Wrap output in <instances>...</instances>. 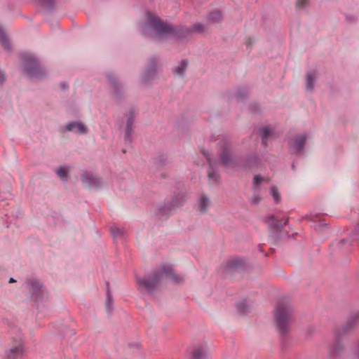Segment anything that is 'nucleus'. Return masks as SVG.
Wrapping results in <instances>:
<instances>
[{
	"mask_svg": "<svg viewBox=\"0 0 359 359\" xmlns=\"http://www.w3.org/2000/svg\"><path fill=\"white\" fill-rule=\"evenodd\" d=\"M164 281L174 283L180 281L172 268L169 266H163L156 270L151 276L146 278H137V285L138 290L142 293L149 294L156 287L159 283Z\"/></svg>",
	"mask_w": 359,
	"mask_h": 359,
	"instance_id": "nucleus-1",
	"label": "nucleus"
},
{
	"mask_svg": "<svg viewBox=\"0 0 359 359\" xmlns=\"http://www.w3.org/2000/svg\"><path fill=\"white\" fill-rule=\"evenodd\" d=\"M145 34L156 38H161L171 34L173 28L167 23H164L153 13L147 12L145 20L142 25Z\"/></svg>",
	"mask_w": 359,
	"mask_h": 359,
	"instance_id": "nucleus-2",
	"label": "nucleus"
},
{
	"mask_svg": "<svg viewBox=\"0 0 359 359\" xmlns=\"http://www.w3.org/2000/svg\"><path fill=\"white\" fill-rule=\"evenodd\" d=\"M276 320L277 325L281 332L287 330L289 324L293 320L292 309L285 306H280L276 312Z\"/></svg>",
	"mask_w": 359,
	"mask_h": 359,
	"instance_id": "nucleus-3",
	"label": "nucleus"
},
{
	"mask_svg": "<svg viewBox=\"0 0 359 359\" xmlns=\"http://www.w3.org/2000/svg\"><path fill=\"white\" fill-rule=\"evenodd\" d=\"M25 286L34 301L38 302L48 297V292L39 280H29L26 283Z\"/></svg>",
	"mask_w": 359,
	"mask_h": 359,
	"instance_id": "nucleus-4",
	"label": "nucleus"
},
{
	"mask_svg": "<svg viewBox=\"0 0 359 359\" xmlns=\"http://www.w3.org/2000/svg\"><path fill=\"white\" fill-rule=\"evenodd\" d=\"M308 139V136L305 134H302L297 136L290 144V149L294 154H303L305 145Z\"/></svg>",
	"mask_w": 359,
	"mask_h": 359,
	"instance_id": "nucleus-5",
	"label": "nucleus"
},
{
	"mask_svg": "<svg viewBox=\"0 0 359 359\" xmlns=\"http://www.w3.org/2000/svg\"><path fill=\"white\" fill-rule=\"evenodd\" d=\"M24 58L30 61V65H26L25 71L29 76L32 79H37L41 73L40 68L36 61V60L29 55H25Z\"/></svg>",
	"mask_w": 359,
	"mask_h": 359,
	"instance_id": "nucleus-6",
	"label": "nucleus"
},
{
	"mask_svg": "<svg viewBox=\"0 0 359 359\" xmlns=\"http://www.w3.org/2000/svg\"><path fill=\"white\" fill-rule=\"evenodd\" d=\"M65 129L78 135H84L88 132V127L79 121H70L67 123Z\"/></svg>",
	"mask_w": 359,
	"mask_h": 359,
	"instance_id": "nucleus-7",
	"label": "nucleus"
},
{
	"mask_svg": "<svg viewBox=\"0 0 359 359\" xmlns=\"http://www.w3.org/2000/svg\"><path fill=\"white\" fill-rule=\"evenodd\" d=\"M25 348L22 341H19L15 346L11 348L5 355L6 359H19L23 356Z\"/></svg>",
	"mask_w": 359,
	"mask_h": 359,
	"instance_id": "nucleus-8",
	"label": "nucleus"
},
{
	"mask_svg": "<svg viewBox=\"0 0 359 359\" xmlns=\"http://www.w3.org/2000/svg\"><path fill=\"white\" fill-rule=\"evenodd\" d=\"M318 76V72L315 69L308 71L306 74V90L308 92H313Z\"/></svg>",
	"mask_w": 359,
	"mask_h": 359,
	"instance_id": "nucleus-9",
	"label": "nucleus"
},
{
	"mask_svg": "<svg viewBox=\"0 0 359 359\" xmlns=\"http://www.w3.org/2000/svg\"><path fill=\"white\" fill-rule=\"evenodd\" d=\"M209 353V350L205 343L196 345L192 351L194 359H203Z\"/></svg>",
	"mask_w": 359,
	"mask_h": 359,
	"instance_id": "nucleus-10",
	"label": "nucleus"
},
{
	"mask_svg": "<svg viewBox=\"0 0 359 359\" xmlns=\"http://www.w3.org/2000/svg\"><path fill=\"white\" fill-rule=\"evenodd\" d=\"M211 205V201L209 197L206 195H202L198 201V210L202 212L205 213Z\"/></svg>",
	"mask_w": 359,
	"mask_h": 359,
	"instance_id": "nucleus-11",
	"label": "nucleus"
},
{
	"mask_svg": "<svg viewBox=\"0 0 359 359\" xmlns=\"http://www.w3.org/2000/svg\"><path fill=\"white\" fill-rule=\"evenodd\" d=\"M262 141L266 142L269 138L273 137L274 130L269 126H265L259 130Z\"/></svg>",
	"mask_w": 359,
	"mask_h": 359,
	"instance_id": "nucleus-12",
	"label": "nucleus"
},
{
	"mask_svg": "<svg viewBox=\"0 0 359 359\" xmlns=\"http://www.w3.org/2000/svg\"><path fill=\"white\" fill-rule=\"evenodd\" d=\"M342 351V346L339 341H335L329 348V355L334 358Z\"/></svg>",
	"mask_w": 359,
	"mask_h": 359,
	"instance_id": "nucleus-13",
	"label": "nucleus"
},
{
	"mask_svg": "<svg viewBox=\"0 0 359 359\" xmlns=\"http://www.w3.org/2000/svg\"><path fill=\"white\" fill-rule=\"evenodd\" d=\"M83 184L86 187H91L95 184V179L91 173L84 172L81 176Z\"/></svg>",
	"mask_w": 359,
	"mask_h": 359,
	"instance_id": "nucleus-14",
	"label": "nucleus"
},
{
	"mask_svg": "<svg viewBox=\"0 0 359 359\" xmlns=\"http://www.w3.org/2000/svg\"><path fill=\"white\" fill-rule=\"evenodd\" d=\"M188 63L186 61H182L173 70L174 74L177 76H182L187 68Z\"/></svg>",
	"mask_w": 359,
	"mask_h": 359,
	"instance_id": "nucleus-15",
	"label": "nucleus"
},
{
	"mask_svg": "<svg viewBox=\"0 0 359 359\" xmlns=\"http://www.w3.org/2000/svg\"><path fill=\"white\" fill-rule=\"evenodd\" d=\"M69 168L67 166H62L56 170V174L63 181H67Z\"/></svg>",
	"mask_w": 359,
	"mask_h": 359,
	"instance_id": "nucleus-16",
	"label": "nucleus"
},
{
	"mask_svg": "<svg viewBox=\"0 0 359 359\" xmlns=\"http://www.w3.org/2000/svg\"><path fill=\"white\" fill-rule=\"evenodd\" d=\"M134 119L132 116L128 117V121L126 122V139L128 140H130L132 132H133V125Z\"/></svg>",
	"mask_w": 359,
	"mask_h": 359,
	"instance_id": "nucleus-17",
	"label": "nucleus"
},
{
	"mask_svg": "<svg viewBox=\"0 0 359 359\" xmlns=\"http://www.w3.org/2000/svg\"><path fill=\"white\" fill-rule=\"evenodd\" d=\"M0 43L3 48L8 50L10 49L9 41L6 36L5 33L0 29Z\"/></svg>",
	"mask_w": 359,
	"mask_h": 359,
	"instance_id": "nucleus-18",
	"label": "nucleus"
},
{
	"mask_svg": "<svg viewBox=\"0 0 359 359\" xmlns=\"http://www.w3.org/2000/svg\"><path fill=\"white\" fill-rule=\"evenodd\" d=\"M111 232L114 238H121L123 235V230L116 225H113L111 227Z\"/></svg>",
	"mask_w": 359,
	"mask_h": 359,
	"instance_id": "nucleus-19",
	"label": "nucleus"
},
{
	"mask_svg": "<svg viewBox=\"0 0 359 359\" xmlns=\"http://www.w3.org/2000/svg\"><path fill=\"white\" fill-rule=\"evenodd\" d=\"M270 194L276 203H279L280 201L281 197L279 191L276 187H273L271 188Z\"/></svg>",
	"mask_w": 359,
	"mask_h": 359,
	"instance_id": "nucleus-20",
	"label": "nucleus"
},
{
	"mask_svg": "<svg viewBox=\"0 0 359 359\" xmlns=\"http://www.w3.org/2000/svg\"><path fill=\"white\" fill-rule=\"evenodd\" d=\"M264 181V178L261 175H256L253 180V189L255 191H257L259 189V186Z\"/></svg>",
	"mask_w": 359,
	"mask_h": 359,
	"instance_id": "nucleus-21",
	"label": "nucleus"
},
{
	"mask_svg": "<svg viewBox=\"0 0 359 359\" xmlns=\"http://www.w3.org/2000/svg\"><path fill=\"white\" fill-rule=\"evenodd\" d=\"M230 153L228 151H224L222 154V161L226 165L228 166L230 162Z\"/></svg>",
	"mask_w": 359,
	"mask_h": 359,
	"instance_id": "nucleus-22",
	"label": "nucleus"
},
{
	"mask_svg": "<svg viewBox=\"0 0 359 359\" xmlns=\"http://www.w3.org/2000/svg\"><path fill=\"white\" fill-rule=\"evenodd\" d=\"M222 18V14L219 11H216L215 13H211L208 16V20L211 22H218Z\"/></svg>",
	"mask_w": 359,
	"mask_h": 359,
	"instance_id": "nucleus-23",
	"label": "nucleus"
},
{
	"mask_svg": "<svg viewBox=\"0 0 359 359\" xmlns=\"http://www.w3.org/2000/svg\"><path fill=\"white\" fill-rule=\"evenodd\" d=\"M307 4V0H297L296 3L297 8L299 10L303 9Z\"/></svg>",
	"mask_w": 359,
	"mask_h": 359,
	"instance_id": "nucleus-24",
	"label": "nucleus"
},
{
	"mask_svg": "<svg viewBox=\"0 0 359 359\" xmlns=\"http://www.w3.org/2000/svg\"><path fill=\"white\" fill-rule=\"evenodd\" d=\"M262 200V198L257 195V194H255L252 196V198H251V203L256 205V204H258Z\"/></svg>",
	"mask_w": 359,
	"mask_h": 359,
	"instance_id": "nucleus-25",
	"label": "nucleus"
},
{
	"mask_svg": "<svg viewBox=\"0 0 359 359\" xmlns=\"http://www.w3.org/2000/svg\"><path fill=\"white\" fill-rule=\"evenodd\" d=\"M107 308L108 310H111L112 309L111 297L109 292L107 293Z\"/></svg>",
	"mask_w": 359,
	"mask_h": 359,
	"instance_id": "nucleus-26",
	"label": "nucleus"
},
{
	"mask_svg": "<svg viewBox=\"0 0 359 359\" xmlns=\"http://www.w3.org/2000/svg\"><path fill=\"white\" fill-rule=\"evenodd\" d=\"M194 30L197 32H202L204 30L203 25L198 23L194 26Z\"/></svg>",
	"mask_w": 359,
	"mask_h": 359,
	"instance_id": "nucleus-27",
	"label": "nucleus"
},
{
	"mask_svg": "<svg viewBox=\"0 0 359 359\" xmlns=\"http://www.w3.org/2000/svg\"><path fill=\"white\" fill-rule=\"evenodd\" d=\"M209 179L212 181H217L219 180V176L217 173H212L210 171L208 172Z\"/></svg>",
	"mask_w": 359,
	"mask_h": 359,
	"instance_id": "nucleus-28",
	"label": "nucleus"
},
{
	"mask_svg": "<svg viewBox=\"0 0 359 359\" xmlns=\"http://www.w3.org/2000/svg\"><path fill=\"white\" fill-rule=\"evenodd\" d=\"M6 81V76L4 72L0 69V84H2Z\"/></svg>",
	"mask_w": 359,
	"mask_h": 359,
	"instance_id": "nucleus-29",
	"label": "nucleus"
},
{
	"mask_svg": "<svg viewBox=\"0 0 359 359\" xmlns=\"http://www.w3.org/2000/svg\"><path fill=\"white\" fill-rule=\"evenodd\" d=\"M356 354H357L358 359H359V346H358V348L356 350Z\"/></svg>",
	"mask_w": 359,
	"mask_h": 359,
	"instance_id": "nucleus-30",
	"label": "nucleus"
},
{
	"mask_svg": "<svg viewBox=\"0 0 359 359\" xmlns=\"http://www.w3.org/2000/svg\"><path fill=\"white\" fill-rule=\"evenodd\" d=\"M351 318H353V319L359 318V314H357V315H355V316H353V317H351Z\"/></svg>",
	"mask_w": 359,
	"mask_h": 359,
	"instance_id": "nucleus-31",
	"label": "nucleus"
},
{
	"mask_svg": "<svg viewBox=\"0 0 359 359\" xmlns=\"http://www.w3.org/2000/svg\"><path fill=\"white\" fill-rule=\"evenodd\" d=\"M9 282L10 283L15 282V280L13 278H11Z\"/></svg>",
	"mask_w": 359,
	"mask_h": 359,
	"instance_id": "nucleus-32",
	"label": "nucleus"
},
{
	"mask_svg": "<svg viewBox=\"0 0 359 359\" xmlns=\"http://www.w3.org/2000/svg\"><path fill=\"white\" fill-rule=\"evenodd\" d=\"M267 219H273V215H270L269 217H266Z\"/></svg>",
	"mask_w": 359,
	"mask_h": 359,
	"instance_id": "nucleus-33",
	"label": "nucleus"
},
{
	"mask_svg": "<svg viewBox=\"0 0 359 359\" xmlns=\"http://www.w3.org/2000/svg\"><path fill=\"white\" fill-rule=\"evenodd\" d=\"M111 79V84L114 85V80L112 79Z\"/></svg>",
	"mask_w": 359,
	"mask_h": 359,
	"instance_id": "nucleus-34",
	"label": "nucleus"
},
{
	"mask_svg": "<svg viewBox=\"0 0 359 359\" xmlns=\"http://www.w3.org/2000/svg\"><path fill=\"white\" fill-rule=\"evenodd\" d=\"M204 155H205V156H206V158H208V160L209 161V158H208V157L207 154H204Z\"/></svg>",
	"mask_w": 359,
	"mask_h": 359,
	"instance_id": "nucleus-35",
	"label": "nucleus"
}]
</instances>
